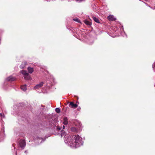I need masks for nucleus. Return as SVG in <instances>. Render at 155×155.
Returning <instances> with one entry per match:
<instances>
[{"label":"nucleus","mask_w":155,"mask_h":155,"mask_svg":"<svg viewBox=\"0 0 155 155\" xmlns=\"http://www.w3.org/2000/svg\"><path fill=\"white\" fill-rule=\"evenodd\" d=\"M81 138L79 135L69 136L66 140L68 145L71 147L76 148L80 146Z\"/></svg>","instance_id":"1"},{"label":"nucleus","mask_w":155,"mask_h":155,"mask_svg":"<svg viewBox=\"0 0 155 155\" xmlns=\"http://www.w3.org/2000/svg\"><path fill=\"white\" fill-rule=\"evenodd\" d=\"M19 145L21 147L22 149H24L26 145L25 140H20L19 142Z\"/></svg>","instance_id":"2"},{"label":"nucleus","mask_w":155,"mask_h":155,"mask_svg":"<svg viewBox=\"0 0 155 155\" xmlns=\"http://www.w3.org/2000/svg\"><path fill=\"white\" fill-rule=\"evenodd\" d=\"M69 107L72 108H76L78 107V105L74 104L73 102H71L69 104Z\"/></svg>","instance_id":"3"},{"label":"nucleus","mask_w":155,"mask_h":155,"mask_svg":"<svg viewBox=\"0 0 155 155\" xmlns=\"http://www.w3.org/2000/svg\"><path fill=\"white\" fill-rule=\"evenodd\" d=\"M107 19L110 21H116V18L114 17V16L113 15H109L107 17Z\"/></svg>","instance_id":"4"},{"label":"nucleus","mask_w":155,"mask_h":155,"mask_svg":"<svg viewBox=\"0 0 155 155\" xmlns=\"http://www.w3.org/2000/svg\"><path fill=\"white\" fill-rule=\"evenodd\" d=\"M43 85V83L42 82H41L39 84H37L36 85L35 87L34 88L35 89H38L41 87H42Z\"/></svg>","instance_id":"5"},{"label":"nucleus","mask_w":155,"mask_h":155,"mask_svg":"<svg viewBox=\"0 0 155 155\" xmlns=\"http://www.w3.org/2000/svg\"><path fill=\"white\" fill-rule=\"evenodd\" d=\"M15 77H13L12 76L9 77L7 78V80L8 81H13L15 80Z\"/></svg>","instance_id":"6"},{"label":"nucleus","mask_w":155,"mask_h":155,"mask_svg":"<svg viewBox=\"0 0 155 155\" xmlns=\"http://www.w3.org/2000/svg\"><path fill=\"white\" fill-rule=\"evenodd\" d=\"M68 119L66 117H64L63 119V123L64 125H67L68 124Z\"/></svg>","instance_id":"7"},{"label":"nucleus","mask_w":155,"mask_h":155,"mask_svg":"<svg viewBox=\"0 0 155 155\" xmlns=\"http://www.w3.org/2000/svg\"><path fill=\"white\" fill-rule=\"evenodd\" d=\"M28 72L30 73H32L34 71V69L31 67H28Z\"/></svg>","instance_id":"8"},{"label":"nucleus","mask_w":155,"mask_h":155,"mask_svg":"<svg viewBox=\"0 0 155 155\" xmlns=\"http://www.w3.org/2000/svg\"><path fill=\"white\" fill-rule=\"evenodd\" d=\"M93 20L96 22L97 23H99V20L98 19L95 17L93 16L92 17Z\"/></svg>","instance_id":"9"},{"label":"nucleus","mask_w":155,"mask_h":155,"mask_svg":"<svg viewBox=\"0 0 155 155\" xmlns=\"http://www.w3.org/2000/svg\"><path fill=\"white\" fill-rule=\"evenodd\" d=\"M26 85L25 84L21 86V89L24 91H25L26 90Z\"/></svg>","instance_id":"10"},{"label":"nucleus","mask_w":155,"mask_h":155,"mask_svg":"<svg viewBox=\"0 0 155 155\" xmlns=\"http://www.w3.org/2000/svg\"><path fill=\"white\" fill-rule=\"evenodd\" d=\"M24 77L25 79L26 80H29L31 78V77L28 74V75H26L24 76Z\"/></svg>","instance_id":"11"},{"label":"nucleus","mask_w":155,"mask_h":155,"mask_svg":"<svg viewBox=\"0 0 155 155\" xmlns=\"http://www.w3.org/2000/svg\"><path fill=\"white\" fill-rule=\"evenodd\" d=\"M27 63L26 62H25L24 63H23L20 66V68H24L25 67V65Z\"/></svg>","instance_id":"12"},{"label":"nucleus","mask_w":155,"mask_h":155,"mask_svg":"<svg viewBox=\"0 0 155 155\" xmlns=\"http://www.w3.org/2000/svg\"><path fill=\"white\" fill-rule=\"evenodd\" d=\"M21 73L24 75V76L27 75L28 74L26 71L24 70H22L21 71Z\"/></svg>","instance_id":"13"},{"label":"nucleus","mask_w":155,"mask_h":155,"mask_svg":"<svg viewBox=\"0 0 155 155\" xmlns=\"http://www.w3.org/2000/svg\"><path fill=\"white\" fill-rule=\"evenodd\" d=\"M71 130L73 132H77L78 131V129L75 127H72L71 128Z\"/></svg>","instance_id":"14"},{"label":"nucleus","mask_w":155,"mask_h":155,"mask_svg":"<svg viewBox=\"0 0 155 155\" xmlns=\"http://www.w3.org/2000/svg\"><path fill=\"white\" fill-rule=\"evenodd\" d=\"M84 23L87 25H91V23L90 22L87 20L85 21Z\"/></svg>","instance_id":"15"},{"label":"nucleus","mask_w":155,"mask_h":155,"mask_svg":"<svg viewBox=\"0 0 155 155\" xmlns=\"http://www.w3.org/2000/svg\"><path fill=\"white\" fill-rule=\"evenodd\" d=\"M55 111L57 113H60L61 112V110L59 108H56L55 109Z\"/></svg>","instance_id":"16"},{"label":"nucleus","mask_w":155,"mask_h":155,"mask_svg":"<svg viewBox=\"0 0 155 155\" xmlns=\"http://www.w3.org/2000/svg\"><path fill=\"white\" fill-rule=\"evenodd\" d=\"M57 130L58 131H60L61 130V128L59 126H57Z\"/></svg>","instance_id":"17"},{"label":"nucleus","mask_w":155,"mask_h":155,"mask_svg":"<svg viewBox=\"0 0 155 155\" xmlns=\"http://www.w3.org/2000/svg\"><path fill=\"white\" fill-rule=\"evenodd\" d=\"M152 67L153 69L155 70V62L153 64Z\"/></svg>","instance_id":"18"},{"label":"nucleus","mask_w":155,"mask_h":155,"mask_svg":"<svg viewBox=\"0 0 155 155\" xmlns=\"http://www.w3.org/2000/svg\"><path fill=\"white\" fill-rule=\"evenodd\" d=\"M41 107H42L41 108V109L42 110H43L45 109V106H43L41 105Z\"/></svg>","instance_id":"19"},{"label":"nucleus","mask_w":155,"mask_h":155,"mask_svg":"<svg viewBox=\"0 0 155 155\" xmlns=\"http://www.w3.org/2000/svg\"><path fill=\"white\" fill-rule=\"evenodd\" d=\"M75 20H76V21H77L78 22H79V21H80L78 19H77Z\"/></svg>","instance_id":"20"},{"label":"nucleus","mask_w":155,"mask_h":155,"mask_svg":"<svg viewBox=\"0 0 155 155\" xmlns=\"http://www.w3.org/2000/svg\"><path fill=\"white\" fill-rule=\"evenodd\" d=\"M63 129H64L65 128V126H63Z\"/></svg>","instance_id":"21"},{"label":"nucleus","mask_w":155,"mask_h":155,"mask_svg":"<svg viewBox=\"0 0 155 155\" xmlns=\"http://www.w3.org/2000/svg\"><path fill=\"white\" fill-rule=\"evenodd\" d=\"M70 102H69V101H67V104H70Z\"/></svg>","instance_id":"22"},{"label":"nucleus","mask_w":155,"mask_h":155,"mask_svg":"<svg viewBox=\"0 0 155 155\" xmlns=\"http://www.w3.org/2000/svg\"><path fill=\"white\" fill-rule=\"evenodd\" d=\"M17 155V153H16V155Z\"/></svg>","instance_id":"23"},{"label":"nucleus","mask_w":155,"mask_h":155,"mask_svg":"<svg viewBox=\"0 0 155 155\" xmlns=\"http://www.w3.org/2000/svg\"><path fill=\"white\" fill-rule=\"evenodd\" d=\"M78 109H80V108H78Z\"/></svg>","instance_id":"24"},{"label":"nucleus","mask_w":155,"mask_h":155,"mask_svg":"<svg viewBox=\"0 0 155 155\" xmlns=\"http://www.w3.org/2000/svg\"><path fill=\"white\" fill-rule=\"evenodd\" d=\"M78 109H80V108H78Z\"/></svg>","instance_id":"25"},{"label":"nucleus","mask_w":155,"mask_h":155,"mask_svg":"<svg viewBox=\"0 0 155 155\" xmlns=\"http://www.w3.org/2000/svg\"><path fill=\"white\" fill-rule=\"evenodd\" d=\"M78 109H80V108H78Z\"/></svg>","instance_id":"26"},{"label":"nucleus","mask_w":155,"mask_h":155,"mask_svg":"<svg viewBox=\"0 0 155 155\" xmlns=\"http://www.w3.org/2000/svg\"><path fill=\"white\" fill-rule=\"evenodd\" d=\"M12 145H13V146H14V144H12Z\"/></svg>","instance_id":"27"},{"label":"nucleus","mask_w":155,"mask_h":155,"mask_svg":"<svg viewBox=\"0 0 155 155\" xmlns=\"http://www.w3.org/2000/svg\"><path fill=\"white\" fill-rule=\"evenodd\" d=\"M77 1H78L79 0H76Z\"/></svg>","instance_id":"28"}]
</instances>
